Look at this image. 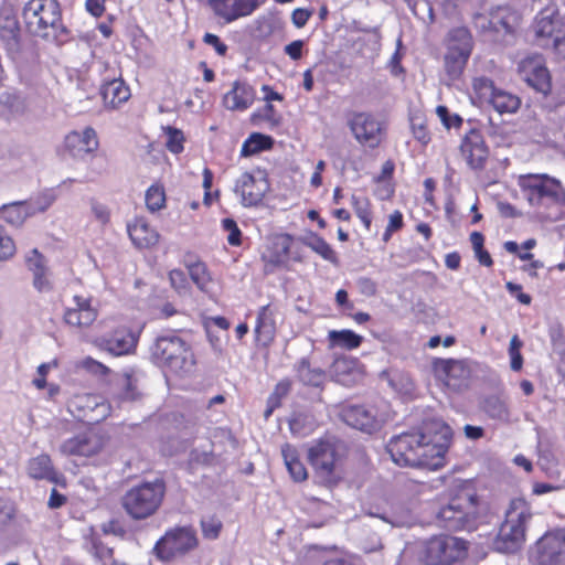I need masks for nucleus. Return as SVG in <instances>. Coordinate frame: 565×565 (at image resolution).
<instances>
[{"instance_id":"9d476101","label":"nucleus","mask_w":565,"mask_h":565,"mask_svg":"<svg viewBox=\"0 0 565 565\" xmlns=\"http://www.w3.org/2000/svg\"><path fill=\"white\" fill-rule=\"evenodd\" d=\"M472 87L476 94L488 102L499 114H513L521 105L516 95L497 88L488 77H476Z\"/></svg>"},{"instance_id":"20e7f679","label":"nucleus","mask_w":565,"mask_h":565,"mask_svg":"<svg viewBox=\"0 0 565 565\" xmlns=\"http://www.w3.org/2000/svg\"><path fill=\"white\" fill-rule=\"evenodd\" d=\"M468 542L447 533L433 535L425 541L419 559L425 565H454L467 557Z\"/></svg>"},{"instance_id":"9b49d317","label":"nucleus","mask_w":565,"mask_h":565,"mask_svg":"<svg viewBox=\"0 0 565 565\" xmlns=\"http://www.w3.org/2000/svg\"><path fill=\"white\" fill-rule=\"evenodd\" d=\"M348 125L354 138L362 145L370 148L377 147L384 136V124L369 113H354Z\"/></svg>"},{"instance_id":"4be33fe9","label":"nucleus","mask_w":565,"mask_h":565,"mask_svg":"<svg viewBox=\"0 0 565 565\" xmlns=\"http://www.w3.org/2000/svg\"><path fill=\"white\" fill-rule=\"evenodd\" d=\"M460 152L470 168H483L489 151L480 131L471 129L465 135L460 145Z\"/></svg>"},{"instance_id":"473e14b6","label":"nucleus","mask_w":565,"mask_h":565,"mask_svg":"<svg viewBox=\"0 0 565 565\" xmlns=\"http://www.w3.org/2000/svg\"><path fill=\"white\" fill-rule=\"evenodd\" d=\"M331 375L342 385H352L358 376L356 362L349 358L337 359L331 366Z\"/></svg>"},{"instance_id":"4c0bfd02","label":"nucleus","mask_w":565,"mask_h":565,"mask_svg":"<svg viewBox=\"0 0 565 565\" xmlns=\"http://www.w3.org/2000/svg\"><path fill=\"white\" fill-rule=\"evenodd\" d=\"M118 387L120 402H132L140 396L139 377L135 372H125L118 380Z\"/></svg>"},{"instance_id":"de8ad7c7","label":"nucleus","mask_w":565,"mask_h":565,"mask_svg":"<svg viewBox=\"0 0 565 565\" xmlns=\"http://www.w3.org/2000/svg\"><path fill=\"white\" fill-rule=\"evenodd\" d=\"M163 131L167 136V149L174 154L181 153L184 149L183 143L185 141L183 132L180 129L170 126L163 127Z\"/></svg>"},{"instance_id":"c03bdc74","label":"nucleus","mask_w":565,"mask_h":565,"mask_svg":"<svg viewBox=\"0 0 565 565\" xmlns=\"http://www.w3.org/2000/svg\"><path fill=\"white\" fill-rule=\"evenodd\" d=\"M484 412L492 418L499 420L509 419V408L507 402L499 396H490L484 401Z\"/></svg>"},{"instance_id":"f257e3e1","label":"nucleus","mask_w":565,"mask_h":565,"mask_svg":"<svg viewBox=\"0 0 565 565\" xmlns=\"http://www.w3.org/2000/svg\"><path fill=\"white\" fill-rule=\"evenodd\" d=\"M451 438V428L441 419L433 418L424 422L418 431L393 437L386 449L398 466L437 470L445 465Z\"/></svg>"},{"instance_id":"a211bd4d","label":"nucleus","mask_w":565,"mask_h":565,"mask_svg":"<svg viewBox=\"0 0 565 565\" xmlns=\"http://www.w3.org/2000/svg\"><path fill=\"white\" fill-rule=\"evenodd\" d=\"M97 316L98 311L92 305L90 297L75 295L64 311V321L72 327L87 328L97 319Z\"/></svg>"},{"instance_id":"a19ab883","label":"nucleus","mask_w":565,"mask_h":565,"mask_svg":"<svg viewBox=\"0 0 565 565\" xmlns=\"http://www.w3.org/2000/svg\"><path fill=\"white\" fill-rule=\"evenodd\" d=\"M302 243L319 256H321L324 260H328L332 264H338L337 253L321 236L315 233H309L302 238Z\"/></svg>"},{"instance_id":"c85d7f7f","label":"nucleus","mask_w":565,"mask_h":565,"mask_svg":"<svg viewBox=\"0 0 565 565\" xmlns=\"http://www.w3.org/2000/svg\"><path fill=\"white\" fill-rule=\"evenodd\" d=\"M128 234L132 243L139 248H148L158 243L159 234L142 218L136 220L128 226Z\"/></svg>"},{"instance_id":"49530a36","label":"nucleus","mask_w":565,"mask_h":565,"mask_svg":"<svg viewBox=\"0 0 565 565\" xmlns=\"http://www.w3.org/2000/svg\"><path fill=\"white\" fill-rule=\"evenodd\" d=\"M169 281L171 287L180 297H191L192 288L186 275L181 269H172L169 273Z\"/></svg>"},{"instance_id":"f704fd0d","label":"nucleus","mask_w":565,"mask_h":565,"mask_svg":"<svg viewBox=\"0 0 565 565\" xmlns=\"http://www.w3.org/2000/svg\"><path fill=\"white\" fill-rule=\"evenodd\" d=\"M191 280L204 294L211 295L213 279L203 262L185 263Z\"/></svg>"},{"instance_id":"423d86ee","label":"nucleus","mask_w":565,"mask_h":565,"mask_svg":"<svg viewBox=\"0 0 565 565\" xmlns=\"http://www.w3.org/2000/svg\"><path fill=\"white\" fill-rule=\"evenodd\" d=\"M518 184L532 206L548 207L563 202L565 192L559 181L546 174H523Z\"/></svg>"},{"instance_id":"e2e57ef3","label":"nucleus","mask_w":565,"mask_h":565,"mask_svg":"<svg viewBox=\"0 0 565 565\" xmlns=\"http://www.w3.org/2000/svg\"><path fill=\"white\" fill-rule=\"evenodd\" d=\"M310 17V11H308L307 9L298 8L294 10L291 14V20L295 26L302 28L306 25Z\"/></svg>"},{"instance_id":"412c9836","label":"nucleus","mask_w":565,"mask_h":565,"mask_svg":"<svg viewBox=\"0 0 565 565\" xmlns=\"http://www.w3.org/2000/svg\"><path fill=\"white\" fill-rule=\"evenodd\" d=\"M268 190L267 181L253 174L243 173L235 183L234 191L241 196L244 206H254L258 204Z\"/></svg>"},{"instance_id":"6e6d98bb","label":"nucleus","mask_w":565,"mask_h":565,"mask_svg":"<svg viewBox=\"0 0 565 565\" xmlns=\"http://www.w3.org/2000/svg\"><path fill=\"white\" fill-rule=\"evenodd\" d=\"M54 200L55 196L52 193H44L41 196H39L34 203L28 205L30 206L31 213L33 215L36 212L46 211L52 205Z\"/></svg>"},{"instance_id":"0eeeda50","label":"nucleus","mask_w":565,"mask_h":565,"mask_svg":"<svg viewBox=\"0 0 565 565\" xmlns=\"http://www.w3.org/2000/svg\"><path fill=\"white\" fill-rule=\"evenodd\" d=\"M308 458L318 482L332 487L342 478L339 446L335 441L321 440L309 449Z\"/></svg>"},{"instance_id":"c756f323","label":"nucleus","mask_w":565,"mask_h":565,"mask_svg":"<svg viewBox=\"0 0 565 565\" xmlns=\"http://www.w3.org/2000/svg\"><path fill=\"white\" fill-rule=\"evenodd\" d=\"M110 533L111 532H89V534L85 536L86 551L102 563L111 558L113 556V547L103 541V536H106ZM113 533L116 534L117 532ZM119 533L122 534L124 532Z\"/></svg>"},{"instance_id":"f8f14e48","label":"nucleus","mask_w":565,"mask_h":565,"mask_svg":"<svg viewBox=\"0 0 565 565\" xmlns=\"http://www.w3.org/2000/svg\"><path fill=\"white\" fill-rule=\"evenodd\" d=\"M519 74L529 86L536 92L547 95L551 90V76L542 55L525 56L519 63Z\"/></svg>"},{"instance_id":"aec40b11","label":"nucleus","mask_w":565,"mask_h":565,"mask_svg":"<svg viewBox=\"0 0 565 565\" xmlns=\"http://www.w3.org/2000/svg\"><path fill=\"white\" fill-rule=\"evenodd\" d=\"M137 334L127 327L115 329L108 337L97 338L95 343L114 355L130 353L137 345Z\"/></svg>"},{"instance_id":"ddd939ff","label":"nucleus","mask_w":565,"mask_h":565,"mask_svg":"<svg viewBox=\"0 0 565 565\" xmlns=\"http://www.w3.org/2000/svg\"><path fill=\"white\" fill-rule=\"evenodd\" d=\"M195 532H166L156 543L153 551L161 561H170L198 545Z\"/></svg>"},{"instance_id":"8fccbe9b","label":"nucleus","mask_w":565,"mask_h":565,"mask_svg":"<svg viewBox=\"0 0 565 565\" xmlns=\"http://www.w3.org/2000/svg\"><path fill=\"white\" fill-rule=\"evenodd\" d=\"M15 254V244L7 234L6 230L0 226V262L12 258Z\"/></svg>"},{"instance_id":"2eb2a0df","label":"nucleus","mask_w":565,"mask_h":565,"mask_svg":"<svg viewBox=\"0 0 565 565\" xmlns=\"http://www.w3.org/2000/svg\"><path fill=\"white\" fill-rule=\"evenodd\" d=\"M339 415L349 426L367 434L379 430L385 422L383 416L377 415L374 407L363 405L343 406Z\"/></svg>"},{"instance_id":"4d7b16f0","label":"nucleus","mask_w":565,"mask_h":565,"mask_svg":"<svg viewBox=\"0 0 565 565\" xmlns=\"http://www.w3.org/2000/svg\"><path fill=\"white\" fill-rule=\"evenodd\" d=\"M356 286L359 291L366 297H373L377 291L376 282L369 277H360L356 280Z\"/></svg>"},{"instance_id":"6ab92c4d","label":"nucleus","mask_w":565,"mask_h":565,"mask_svg":"<svg viewBox=\"0 0 565 565\" xmlns=\"http://www.w3.org/2000/svg\"><path fill=\"white\" fill-rule=\"evenodd\" d=\"M434 369L438 379L454 391L466 386L470 375V371L465 362L458 360H438L435 362Z\"/></svg>"},{"instance_id":"09e8293b","label":"nucleus","mask_w":565,"mask_h":565,"mask_svg":"<svg viewBox=\"0 0 565 565\" xmlns=\"http://www.w3.org/2000/svg\"><path fill=\"white\" fill-rule=\"evenodd\" d=\"M146 205L151 212L161 210L166 203V194L161 186L151 185L146 192Z\"/></svg>"},{"instance_id":"39448f33","label":"nucleus","mask_w":565,"mask_h":565,"mask_svg":"<svg viewBox=\"0 0 565 565\" xmlns=\"http://www.w3.org/2000/svg\"><path fill=\"white\" fill-rule=\"evenodd\" d=\"M166 486L161 480L143 482L132 487L122 498L126 512L136 520L152 515L161 505Z\"/></svg>"},{"instance_id":"bb28decb","label":"nucleus","mask_w":565,"mask_h":565,"mask_svg":"<svg viewBox=\"0 0 565 565\" xmlns=\"http://www.w3.org/2000/svg\"><path fill=\"white\" fill-rule=\"evenodd\" d=\"M102 96L106 107L117 108L130 98V89L121 78H114L102 86Z\"/></svg>"},{"instance_id":"ea45409f","label":"nucleus","mask_w":565,"mask_h":565,"mask_svg":"<svg viewBox=\"0 0 565 565\" xmlns=\"http://www.w3.org/2000/svg\"><path fill=\"white\" fill-rule=\"evenodd\" d=\"M330 348H343L348 350L360 347L362 337L351 330H331L328 334Z\"/></svg>"},{"instance_id":"e433bc0d","label":"nucleus","mask_w":565,"mask_h":565,"mask_svg":"<svg viewBox=\"0 0 565 565\" xmlns=\"http://www.w3.org/2000/svg\"><path fill=\"white\" fill-rule=\"evenodd\" d=\"M525 542V532H498L494 548L501 553H515Z\"/></svg>"},{"instance_id":"5fc2aeb1","label":"nucleus","mask_w":565,"mask_h":565,"mask_svg":"<svg viewBox=\"0 0 565 565\" xmlns=\"http://www.w3.org/2000/svg\"><path fill=\"white\" fill-rule=\"evenodd\" d=\"M436 114L441 120L443 125L448 129L451 127H459L462 122V119L457 114L450 115L446 106H438L436 108Z\"/></svg>"},{"instance_id":"c9c22d12","label":"nucleus","mask_w":565,"mask_h":565,"mask_svg":"<svg viewBox=\"0 0 565 565\" xmlns=\"http://www.w3.org/2000/svg\"><path fill=\"white\" fill-rule=\"evenodd\" d=\"M519 14L509 7H500L491 13L490 25L495 30L512 32L519 24Z\"/></svg>"},{"instance_id":"7c9ffc66","label":"nucleus","mask_w":565,"mask_h":565,"mask_svg":"<svg viewBox=\"0 0 565 565\" xmlns=\"http://www.w3.org/2000/svg\"><path fill=\"white\" fill-rule=\"evenodd\" d=\"M461 501L466 502L470 507L475 504L471 495H465L463 498L451 500L447 507L440 509L438 518L443 521L454 522L455 524H445L444 526L455 529L466 518L467 513L463 511Z\"/></svg>"},{"instance_id":"774afa93","label":"nucleus","mask_w":565,"mask_h":565,"mask_svg":"<svg viewBox=\"0 0 565 565\" xmlns=\"http://www.w3.org/2000/svg\"><path fill=\"white\" fill-rule=\"evenodd\" d=\"M202 530H221L222 523L214 515H207L201 520Z\"/></svg>"},{"instance_id":"393cba45","label":"nucleus","mask_w":565,"mask_h":565,"mask_svg":"<svg viewBox=\"0 0 565 565\" xmlns=\"http://www.w3.org/2000/svg\"><path fill=\"white\" fill-rule=\"evenodd\" d=\"M255 99V90L246 83L235 82L233 88L224 95L223 104L230 110H245Z\"/></svg>"},{"instance_id":"603ef678","label":"nucleus","mask_w":565,"mask_h":565,"mask_svg":"<svg viewBox=\"0 0 565 565\" xmlns=\"http://www.w3.org/2000/svg\"><path fill=\"white\" fill-rule=\"evenodd\" d=\"M33 287L39 292H50L53 289L51 273L49 268L40 271L36 275H33Z\"/></svg>"},{"instance_id":"6e6552de","label":"nucleus","mask_w":565,"mask_h":565,"mask_svg":"<svg viewBox=\"0 0 565 565\" xmlns=\"http://www.w3.org/2000/svg\"><path fill=\"white\" fill-rule=\"evenodd\" d=\"M531 28L536 43L543 47L555 49L565 41V25L555 6L542 9Z\"/></svg>"},{"instance_id":"7ed1b4c3","label":"nucleus","mask_w":565,"mask_h":565,"mask_svg":"<svg viewBox=\"0 0 565 565\" xmlns=\"http://www.w3.org/2000/svg\"><path fill=\"white\" fill-rule=\"evenodd\" d=\"M151 355L157 364L177 375L191 372L194 365L190 347L173 333L158 337L151 347Z\"/></svg>"},{"instance_id":"79ce46f5","label":"nucleus","mask_w":565,"mask_h":565,"mask_svg":"<svg viewBox=\"0 0 565 565\" xmlns=\"http://www.w3.org/2000/svg\"><path fill=\"white\" fill-rule=\"evenodd\" d=\"M0 214L7 223L14 226L21 225L26 217L32 215L30 206L21 202L3 205Z\"/></svg>"},{"instance_id":"72a5a7b5","label":"nucleus","mask_w":565,"mask_h":565,"mask_svg":"<svg viewBox=\"0 0 565 565\" xmlns=\"http://www.w3.org/2000/svg\"><path fill=\"white\" fill-rule=\"evenodd\" d=\"M281 455L290 477L297 482L306 480L308 473L303 463L299 459L297 449L291 445L286 444L281 447Z\"/></svg>"},{"instance_id":"a878e982","label":"nucleus","mask_w":565,"mask_h":565,"mask_svg":"<svg viewBox=\"0 0 565 565\" xmlns=\"http://www.w3.org/2000/svg\"><path fill=\"white\" fill-rule=\"evenodd\" d=\"M276 333V322L274 318V310L269 305L263 306L259 309L257 316V322L255 327L256 341L262 345H269Z\"/></svg>"},{"instance_id":"2f4dec72","label":"nucleus","mask_w":565,"mask_h":565,"mask_svg":"<svg viewBox=\"0 0 565 565\" xmlns=\"http://www.w3.org/2000/svg\"><path fill=\"white\" fill-rule=\"evenodd\" d=\"M298 380L308 386L320 387L326 381V372L320 367H312L308 359H300L294 366Z\"/></svg>"},{"instance_id":"680f3d73","label":"nucleus","mask_w":565,"mask_h":565,"mask_svg":"<svg viewBox=\"0 0 565 565\" xmlns=\"http://www.w3.org/2000/svg\"><path fill=\"white\" fill-rule=\"evenodd\" d=\"M92 212L94 217L102 224H106L109 221V211L106 205L93 202L92 203Z\"/></svg>"},{"instance_id":"4468645a","label":"nucleus","mask_w":565,"mask_h":565,"mask_svg":"<svg viewBox=\"0 0 565 565\" xmlns=\"http://www.w3.org/2000/svg\"><path fill=\"white\" fill-rule=\"evenodd\" d=\"M565 555L563 532H545L536 542L533 558L537 565H558Z\"/></svg>"},{"instance_id":"f3484780","label":"nucleus","mask_w":565,"mask_h":565,"mask_svg":"<svg viewBox=\"0 0 565 565\" xmlns=\"http://www.w3.org/2000/svg\"><path fill=\"white\" fill-rule=\"evenodd\" d=\"M105 445L104 437L88 430L66 439L60 447L63 455L89 457L98 454Z\"/></svg>"},{"instance_id":"a18cd8bd","label":"nucleus","mask_w":565,"mask_h":565,"mask_svg":"<svg viewBox=\"0 0 565 565\" xmlns=\"http://www.w3.org/2000/svg\"><path fill=\"white\" fill-rule=\"evenodd\" d=\"M351 203L356 216L361 220L364 227L370 231L372 222L371 203L365 196L352 195Z\"/></svg>"},{"instance_id":"864d4df0","label":"nucleus","mask_w":565,"mask_h":565,"mask_svg":"<svg viewBox=\"0 0 565 565\" xmlns=\"http://www.w3.org/2000/svg\"><path fill=\"white\" fill-rule=\"evenodd\" d=\"M222 227L228 233L227 242L232 246H238L241 244V231L236 222L232 218H224L222 221Z\"/></svg>"},{"instance_id":"69168bd1","label":"nucleus","mask_w":565,"mask_h":565,"mask_svg":"<svg viewBox=\"0 0 565 565\" xmlns=\"http://www.w3.org/2000/svg\"><path fill=\"white\" fill-rule=\"evenodd\" d=\"M291 390V382L288 379H284L280 382H278L274 388L273 394L280 399L286 397Z\"/></svg>"},{"instance_id":"13d9d810","label":"nucleus","mask_w":565,"mask_h":565,"mask_svg":"<svg viewBox=\"0 0 565 565\" xmlns=\"http://www.w3.org/2000/svg\"><path fill=\"white\" fill-rule=\"evenodd\" d=\"M303 44L302 40H296L287 44L284 51L291 60L297 61L302 56Z\"/></svg>"},{"instance_id":"338daca9","label":"nucleus","mask_w":565,"mask_h":565,"mask_svg":"<svg viewBox=\"0 0 565 565\" xmlns=\"http://www.w3.org/2000/svg\"><path fill=\"white\" fill-rule=\"evenodd\" d=\"M388 232H396L403 227V215L399 211H394L388 217L386 226Z\"/></svg>"},{"instance_id":"58836bf2","label":"nucleus","mask_w":565,"mask_h":565,"mask_svg":"<svg viewBox=\"0 0 565 565\" xmlns=\"http://www.w3.org/2000/svg\"><path fill=\"white\" fill-rule=\"evenodd\" d=\"M28 472L34 479L55 481V471L47 455H40L29 461Z\"/></svg>"},{"instance_id":"dca6fc26","label":"nucleus","mask_w":565,"mask_h":565,"mask_svg":"<svg viewBox=\"0 0 565 565\" xmlns=\"http://www.w3.org/2000/svg\"><path fill=\"white\" fill-rule=\"evenodd\" d=\"M209 4L213 13L225 23L249 17L260 6L258 0H210Z\"/></svg>"},{"instance_id":"0e129e2a","label":"nucleus","mask_w":565,"mask_h":565,"mask_svg":"<svg viewBox=\"0 0 565 565\" xmlns=\"http://www.w3.org/2000/svg\"><path fill=\"white\" fill-rule=\"evenodd\" d=\"M86 10L95 18H99L105 12V0H86Z\"/></svg>"},{"instance_id":"cd10ccee","label":"nucleus","mask_w":565,"mask_h":565,"mask_svg":"<svg viewBox=\"0 0 565 565\" xmlns=\"http://www.w3.org/2000/svg\"><path fill=\"white\" fill-rule=\"evenodd\" d=\"M531 516L526 502L523 499H514L505 512L504 526L508 530H524Z\"/></svg>"},{"instance_id":"f03ea898","label":"nucleus","mask_w":565,"mask_h":565,"mask_svg":"<svg viewBox=\"0 0 565 565\" xmlns=\"http://www.w3.org/2000/svg\"><path fill=\"white\" fill-rule=\"evenodd\" d=\"M23 19L28 30L34 35L57 43L64 42L67 38L56 0H30L23 8Z\"/></svg>"},{"instance_id":"37998d69","label":"nucleus","mask_w":565,"mask_h":565,"mask_svg":"<svg viewBox=\"0 0 565 565\" xmlns=\"http://www.w3.org/2000/svg\"><path fill=\"white\" fill-rule=\"evenodd\" d=\"M273 139L259 132L252 134L244 142L241 149L242 157H250L263 150L270 149Z\"/></svg>"},{"instance_id":"5701e85b","label":"nucleus","mask_w":565,"mask_h":565,"mask_svg":"<svg viewBox=\"0 0 565 565\" xmlns=\"http://www.w3.org/2000/svg\"><path fill=\"white\" fill-rule=\"evenodd\" d=\"M0 39L9 53L19 50L20 28L13 8L3 4L0 8Z\"/></svg>"},{"instance_id":"1a4fd4ad","label":"nucleus","mask_w":565,"mask_h":565,"mask_svg":"<svg viewBox=\"0 0 565 565\" xmlns=\"http://www.w3.org/2000/svg\"><path fill=\"white\" fill-rule=\"evenodd\" d=\"M471 36L466 29L450 33L448 51L445 55V70L450 82L459 78L471 54Z\"/></svg>"},{"instance_id":"052dcab7","label":"nucleus","mask_w":565,"mask_h":565,"mask_svg":"<svg viewBox=\"0 0 565 565\" xmlns=\"http://www.w3.org/2000/svg\"><path fill=\"white\" fill-rule=\"evenodd\" d=\"M505 287L509 290V292L514 295L521 303H523V305L531 303V301H532L531 296L522 292V287L520 285L514 284L512 281H508Z\"/></svg>"},{"instance_id":"3c124183","label":"nucleus","mask_w":565,"mask_h":565,"mask_svg":"<svg viewBox=\"0 0 565 565\" xmlns=\"http://www.w3.org/2000/svg\"><path fill=\"white\" fill-rule=\"evenodd\" d=\"M25 262L32 275H36L40 271L47 269L46 262L44 257L38 252V249H32L31 253L26 256Z\"/></svg>"},{"instance_id":"b1692460","label":"nucleus","mask_w":565,"mask_h":565,"mask_svg":"<svg viewBox=\"0 0 565 565\" xmlns=\"http://www.w3.org/2000/svg\"><path fill=\"white\" fill-rule=\"evenodd\" d=\"M96 131L86 127L82 131H72L65 138V147L74 157L83 158L98 148Z\"/></svg>"},{"instance_id":"bf43d9fd","label":"nucleus","mask_w":565,"mask_h":565,"mask_svg":"<svg viewBox=\"0 0 565 565\" xmlns=\"http://www.w3.org/2000/svg\"><path fill=\"white\" fill-rule=\"evenodd\" d=\"M203 41L206 44L212 45L215 49L216 53L221 56L225 55V53L227 52V45L224 44L215 34L205 33Z\"/></svg>"}]
</instances>
